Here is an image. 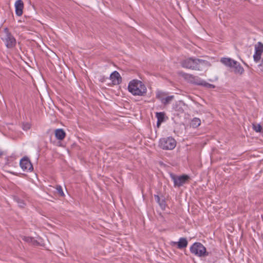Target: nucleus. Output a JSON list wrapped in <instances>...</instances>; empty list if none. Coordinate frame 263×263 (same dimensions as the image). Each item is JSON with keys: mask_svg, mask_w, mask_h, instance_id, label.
<instances>
[{"mask_svg": "<svg viewBox=\"0 0 263 263\" xmlns=\"http://www.w3.org/2000/svg\"><path fill=\"white\" fill-rule=\"evenodd\" d=\"M128 90L133 95L139 96H145L147 91L145 85L138 80H133L129 82Z\"/></svg>", "mask_w": 263, "mask_h": 263, "instance_id": "1", "label": "nucleus"}, {"mask_svg": "<svg viewBox=\"0 0 263 263\" xmlns=\"http://www.w3.org/2000/svg\"><path fill=\"white\" fill-rule=\"evenodd\" d=\"M0 37L8 49L13 48L16 45V40L7 27L0 31Z\"/></svg>", "mask_w": 263, "mask_h": 263, "instance_id": "2", "label": "nucleus"}, {"mask_svg": "<svg viewBox=\"0 0 263 263\" xmlns=\"http://www.w3.org/2000/svg\"><path fill=\"white\" fill-rule=\"evenodd\" d=\"M207 62L202 59L189 58L182 60L181 65L183 68L193 70H200V65H205Z\"/></svg>", "mask_w": 263, "mask_h": 263, "instance_id": "3", "label": "nucleus"}, {"mask_svg": "<svg viewBox=\"0 0 263 263\" xmlns=\"http://www.w3.org/2000/svg\"><path fill=\"white\" fill-rule=\"evenodd\" d=\"M190 251L192 254L198 257L206 256L209 253L206 252L205 247L200 242H195L190 247Z\"/></svg>", "mask_w": 263, "mask_h": 263, "instance_id": "4", "label": "nucleus"}, {"mask_svg": "<svg viewBox=\"0 0 263 263\" xmlns=\"http://www.w3.org/2000/svg\"><path fill=\"white\" fill-rule=\"evenodd\" d=\"M159 146L163 149L172 150L176 146V141L172 137L163 138L160 139Z\"/></svg>", "mask_w": 263, "mask_h": 263, "instance_id": "5", "label": "nucleus"}, {"mask_svg": "<svg viewBox=\"0 0 263 263\" xmlns=\"http://www.w3.org/2000/svg\"><path fill=\"white\" fill-rule=\"evenodd\" d=\"M170 177L174 182L175 187L182 186L190 179V177L187 175L178 176L173 173L170 174Z\"/></svg>", "mask_w": 263, "mask_h": 263, "instance_id": "6", "label": "nucleus"}, {"mask_svg": "<svg viewBox=\"0 0 263 263\" xmlns=\"http://www.w3.org/2000/svg\"><path fill=\"white\" fill-rule=\"evenodd\" d=\"M20 165L24 171H32L33 170V165L27 157H24L21 160Z\"/></svg>", "mask_w": 263, "mask_h": 263, "instance_id": "7", "label": "nucleus"}, {"mask_svg": "<svg viewBox=\"0 0 263 263\" xmlns=\"http://www.w3.org/2000/svg\"><path fill=\"white\" fill-rule=\"evenodd\" d=\"M181 76L186 80L189 81L190 83L200 85L201 80L197 76H194L192 74L182 73Z\"/></svg>", "mask_w": 263, "mask_h": 263, "instance_id": "8", "label": "nucleus"}, {"mask_svg": "<svg viewBox=\"0 0 263 263\" xmlns=\"http://www.w3.org/2000/svg\"><path fill=\"white\" fill-rule=\"evenodd\" d=\"M109 78L114 85H119L122 82V78L119 73L117 71L112 72L110 75Z\"/></svg>", "mask_w": 263, "mask_h": 263, "instance_id": "9", "label": "nucleus"}, {"mask_svg": "<svg viewBox=\"0 0 263 263\" xmlns=\"http://www.w3.org/2000/svg\"><path fill=\"white\" fill-rule=\"evenodd\" d=\"M188 242L186 238L181 237L179 239V241H172L171 242V245L172 246H177V248L179 249H182L184 248H186L187 246Z\"/></svg>", "mask_w": 263, "mask_h": 263, "instance_id": "10", "label": "nucleus"}, {"mask_svg": "<svg viewBox=\"0 0 263 263\" xmlns=\"http://www.w3.org/2000/svg\"><path fill=\"white\" fill-rule=\"evenodd\" d=\"M15 13L17 16H21L23 14L24 3L22 0H17L15 3Z\"/></svg>", "mask_w": 263, "mask_h": 263, "instance_id": "11", "label": "nucleus"}, {"mask_svg": "<svg viewBox=\"0 0 263 263\" xmlns=\"http://www.w3.org/2000/svg\"><path fill=\"white\" fill-rule=\"evenodd\" d=\"M220 62L225 66L232 68L234 65L237 64V61L230 58H222L221 59Z\"/></svg>", "mask_w": 263, "mask_h": 263, "instance_id": "12", "label": "nucleus"}, {"mask_svg": "<svg viewBox=\"0 0 263 263\" xmlns=\"http://www.w3.org/2000/svg\"><path fill=\"white\" fill-rule=\"evenodd\" d=\"M55 136L57 139L62 140L65 138L66 133L63 129H57L55 130Z\"/></svg>", "mask_w": 263, "mask_h": 263, "instance_id": "13", "label": "nucleus"}, {"mask_svg": "<svg viewBox=\"0 0 263 263\" xmlns=\"http://www.w3.org/2000/svg\"><path fill=\"white\" fill-rule=\"evenodd\" d=\"M232 68L234 69V72L235 74H239L240 75H241L244 72V69L241 66L239 63L237 62V64L234 65V66L232 67Z\"/></svg>", "mask_w": 263, "mask_h": 263, "instance_id": "14", "label": "nucleus"}, {"mask_svg": "<svg viewBox=\"0 0 263 263\" xmlns=\"http://www.w3.org/2000/svg\"><path fill=\"white\" fill-rule=\"evenodd\" d=\"M155 199L156 202L159 204L162 210H164L166 206V203L164 199H160V197L158 195H154Z\"/></svg>", "mask_w": 263, "mask_h": 263, "instance_id": "15", "label": "nucleus"}, {"mask_svg": "<svg viewBox=\"0 0 263 263\" xmlns=\"http://www.w3.org/2000/svg\"><path fill=\"white\" fill-rule=\"evenodd\" d=\"M174 96H166L164 99H162L161 103L164 105H167L171 103V102L174 99Z\"/></svg>", "mask_w": 263, "mask_h": 263, "instance_id": "16", "label": "nucleus"}, {"mask_svg": "<svg viewBox=\"0 0 263 263\" xmlns=\"http://www.w3.org/2000/svg\"><path fill=\"white\" fill-rule=\"evenodd\" d=\"M167 95V93L161 91H158L156 92V97L162 102V99H164Z\"/></svg>", "mask_w": 263, "mask_h": 263, "instance_id": "17", "label": "nucleus"}, {"mask_svg": "<svg viewBox=\"0 0 263 263\" xmlns=\"http://www.w3.org/2000/svg\"><path fill=\"white\" fill-rule=\"evenodd\" d=\"M201 124V121L200 119L197 118H194L193 119V120L191 121V125L193 128H196L198 127Z\"/></svg>", "mask_w": 263, "mask_h": 263, "instance_id": "18", "label": "nucleus"}, {"mask_svg": "<svg viewBox=\"0 0 263 263\" xmlns=\"http://www.w3.org/2000/svg\"><path fill=\"white\" fill-rule=\"evenodd\" d=\"M255 52L262 54L263 52V44L260 42H258L257 45L255 46Z\"/></svg>", "mask_w": 263, "mask_h": 263, "instance_id": "19", "label": "nucleus"}, {"mask_svg": "<svg viewBox=\"0 0 263 263\" xmlns=\"http://www.w3.org/2000/svg\"><path fill=\"white\" fill-rule=\"evenodd\" d=\"M156 116L159 122L164 121L165 114L164 112H157Z\"/></svg>", "mask_w": 263, "mask_h": 263, "instance_id": "20", "label": "nucleus"}, {"mask_svg": "<svg viewBox=\"0 0 263 263\" xmlns=\"http://www.w3.org/2000/svg\"><path fill=\"white\" fill-rule=\"evenodd\" d=\"M200 85L203 86H204L206 88H215V86L213 84L207 83L203 80H201Z\"/></svg>", "mask_w": 263, "mask_h": 263, "instance_id": "21", "label": "nucleus"}, {"mask_svg": "<svg viewBox=\"0 0 263 263\" xmlns=\"http://www.w3.org/2000/svg\"><path fill=\"white\" fill-rule=\"evenodd\" d=\"M56 190H57V193H58V194L61 196V197H64L65 196V194L63 191V189H62V187L61 185H57L56 186V187H55Z\"/></svg>", "mask_w": 263, "mask_h": 263, "instance_id": "22", "label": "nucleus"}, {"mask_svg": "<svg viewBox=\"0 0 263 263\" xmlns=\"http://www.w3.org/2000/svg\"><path fill=\"white\" fill-rule=\"evenodd\" d=\"M253 128L256 132H261L262 130V126L259 124H253Z\"/></svg>", "mask_w": 263, "mask_h": 263, "instance_id": "23", "label": "nucleus"}, {"mask_svg": "<svg viewBox=\"0 0 263 263\" xmlns=\"http://www.w3.org/2000/svg\"><path fill=\"white\" fill-rule=\"evenodd\" d=\"M261 54L255 52L253 55V59L255 62L257 63L261 59Z\"/></svg>", "mask_w": 263, "mask_h": 263, "instance_id": "24", "label": "nucleus"}, {"mask_svg": "<svg viewBox=\"0 0 263 263\" xmlns=\"http://www.w3.org/2000/svg\"><path fill=\"white\" fill-rule=\"evenodd\" d=\"M15 200H16V201L17 202L18 206L20 207L24 208L25 206V203L23 200H22L18 198H16Z\"/></svg>", "mask_w": 263, "mask_h": 263, "instance_id": "25", "label": "nucleus"}, {"mask_svg": "<svg viewBox=\"0 0 263 263\" xmlns=\"http://www.w3.org/2000/svg\"><path fill=\"white\" fill-rule=\"evenodd\" d=\"M31 127V125L28 123H25L23 124V129L25 130L29 129Z\"/></svg>", "mask_w": 263, "mask_h": 263, "instance_id": "26", "label": "nucleus"}, {"mask_svg": "<svg viewBox=\"0 0 263 263\" xmlns=\"http://www.w3.org/2000/svg\"><path fill=\"white\" fill-rule=\"evenodd\" d=\"M258 66L260 67V71L263 72V59L261 60V63Z\"/></svg>", "mask_w": 263, "mask_h": 263, "instance_id": "27", "label": "nucleus"}, {"mask_svg": "<svg viewBox=\"0 0 263 263\" xmlns=\"http://www.w3.org/2000/svg\"><path fill=\"white\" fill-rule=\"evenodd\" d=\"M32 239L33 238L32 237H25L24 239L26 241H31Z\"/></svg>", "mask_w": 263, "mask_h": 263, "instance_id": "28", "label": "nucleus"}, {"mask_svg": "<svg viewBox=\"0 0 263 263\" xmlns=\"http://www.w3.org/2000/svg\"><path fill=\"white\" fill-rule=\"evenodd\" d=\"M162 122H160V121L159 122V120H157V126L159 127L160 125V124H161Z\"/></svg>", "mask_w": 263, "mask_h": 263, "instance_id": "29", "label": "nucleus"}, {"mask_svg": "<svg viewBox=\"0 0 263 263\" xmlns=\"http://www.w3.org/2000/svg\"><path fill=\"white\" fill-rule=\"evenodd\" d=\"M3 154V152L0 150V157Z\"/></svg>", "mask_w": 263, "mask_h": 263, "instance_id": "30", "label": "nucleus"}, {"mask_svg": "<svg viewBox=\"0 0 263 263\" xmlns=\"http://www.w3.org/2000/svg\"><path fill=\"white\" fill-rule=\"evenodd\" d=\"M244 64H245L246 66H248V65H247V64H246V63H244Z\"/></svg>", "mask_w": 263, "mask_h": 263, "instance_id": "31", "label": "nucleus"}]
</instances>
